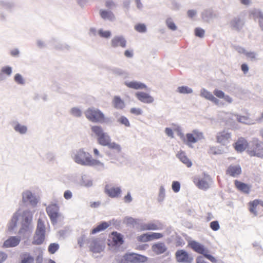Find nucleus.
Masks as SVG:
<instances>
[{
	"mask_svg": "<svg viewBox=\"0 0 263 263\" xmlns=\"http://www.w3.org/2000/svg\"><path fill=\"white\" fill-rule=\"evenodd\" d=\"M32 217L33 213L30 210H22L18 209L13 213L8 223V230L11 232L16 233L17 226L20 225L18 233L24 236L30 235L33 230Z\"/></svg>",
	"mask_w": 263,
	"mask_h": 263,
	"instance_id": "nucleus-1",
	"label": "nucleus"
},
{
	"mask_svg": "<svg viewBox=\"0 0 263 263\" xmlns=\"http://www.w3.org/2000/svg\"><path fill=\"white\" fill-rule=\"evenodd\" d=\"M71 157L76 163L81 165L93 167L98 171H102L105 168V165L103 162L92 158L89 153L85 152L82 148L74 152Z\"/></svg>",
	"mask_w": 263,
	"mask_h": 263,
	"instance_id": "nucleus-2",
	"label": "nucleus"
},
{
	"mask_svg": "<svg viewBox=\"0 0 263 263\" xmlns=\"http://www.w3.org/2000/svg\"><path fill=\"white\" fill-rule=\"evenodd\" d=\"M200 96L206 100L212 102L214 105L218 107L224 106L226 104L220 99H222L226 103L231 104L233 102V98L229 95L218 89H215L212 93L205 88H202L200 91Z\"/></svg>",
	"mask_w": 263,
	"mask_h": 263,
	"instance_id": "nucleus-3",
	"label": "nucleus"
},
{
	"mask_svg": "<svg viewBox=\"0 0 263 263\" xmlns=\"http://www.w3.org/2000/svg\"><path fill=\"white\" fill-rule=\"evenodd\" d=\"M85 115L89 121L95 123L108 124L112 122L110 118L106 117L100 109L94 107L88 108Z\"/></svg>",
	"mask_w": 263,
	"mask_h": 263,
	"instance_id": "nucleus-4",
	"label": "nucleus"
},
{
	"mask_svg": "<svg viewBox=\"0 0 263 263\" xmlns=\"http://www.w3.org/2000/svg\"><path fill=\"white\" fill-rule=\"evenodd\" d=\"M91 131L97 138L99 144L105 146L108 144L111 139L109 135L105 132L100 125H93L91 126Z\"/></svg>",
	"mask_w": 263,
	"mask_h": 263,
	"instance_id": "nucleus-5",
	"label": "nucleus"
},
{
	"mask_svg": "<svg viewBox=\"0 0 263 263\" xmlns=\"http://www.w3.org/2000/svg\"><path fill=\"white\" fill-rule=\"evenodd\" d=\"M204 139L203 133L198 129H194L191 133H187L183 138V142L189 147L193 148L194 143Z\"/></svg>",
	"mask_w": 263,
	"mask_h": 263,
	"instance_id": "nucleus-6",
	"label": "nucleus"
},
{
	"mask_svg": "<svg viewBox=\"0 0 263 263\" xmlns=\"http://www.w3.org/2000/svg\"><path fill=\"white\" fill-rule=\"evenodd\" d=\"M248 152L251 156L263 157V142L254 138L251 142Z\"/></svg>",
	"mask_w": 263,
	"mask_h": 263,
	"instance_id": "nucleus-7",
	"label": "nucleus"
},
{
	"mask_svg": "<svg viewBox=\"0 0 263 263\" xmlns=\"http://www.w3.org/2000/svg\"><path fill=\"white\" fill-rule=\"evenodd\" d=\"M45 227L44 221L39 218L37 221V229L33 238V243L41 245L45 239Z\"/></svg>",
	"mask_w": 263,
	"mask_h": 263,
	"instance_id": "nucleus-8",
	"label": "nucleus"
},
{
	"mask_svg": "<svg viewBox=\"0 0 263 263\" xmlns=\"http://www.w3.org/2000/svg\"><path fill=\"white\" fill-rule=\"evenodd\" d=\"M87 243L90 251L95 253H99L103 251L105 245L99 238L91 237L87 240Z\"/></svg>",
	"mask_w": 263,
	"mask_h": 263,
	"instance_id": "nucleus-9",
	"label": "nucleus"
},
{
	"mask_svg": "<svg viewBox=\"0 0 263 263\" xmlns=\"http://www.w3.org/2000/svg\"><path fill=\"white\" fill-rule=\"evenodd\" d=\"M194 182L199 189L205 190L210 187L212 181L209 175L204 174L201 176L195 177Z\"/></svg>",
	"mask_w": 263,
	"mask_h": 263,
	"instance_id": "nucleus-10",
	"label": "nucleus"
},
{
	"mask_svg": "<svg viewBox=\"0 0 263 263\" xmlns=\"http://www.w3.org/2000/svg\"><path fill=\"white\" fill-rule=\"evenodd\" d=\"M147 259V258L145 256L132 253L126 254L124 256V259L122 260V263L144 262Z\"/></svg>",
	"mask_w": 263,
	"mask_h": 263,
	"instance_id": "nucleus-11",
	"label": "nucleus"
},
{
	"mask_svg": "<svg viewBox=\"0 0 263 263\" xmlns=\"http://www.w3.org/2000/svg\"><path fill=\"white\" fill-rule=\"evenodd\" d=\"M46 212L51 222L53 224L57 223V219L61 215L59 206L57 204H50L46 208Z\"/></svg>",
	"mask_w": 263,
	"mask_h": 263,
	"instance_id": "nucleus-12",
	"label": "nucleus"
},
{
	"mask_svg": "<svg viewBox=\"0 0 263 263\" xmlns=\"http://www.w3.org/2000/svg\"><path fill=\"white\" fill-rule=\"evenodd\" d=\"M22 202L24 203H29L33 206L36 205L38 202L37 198L34 194L30 190H26L22 193Z\"/></svg>",
	"mask_w": 263,
	"mask_h": 263,
	"instance_id": "nucleus-13",
	"label": "nucleus"
},
{
	"mask_svg": "<svg viewBox=\"0 0 263 263\" xmlns=\"http://www.w3.org/2000/svg\"><path fill=\"white\" fill-rule=\"evenodd\" d=\"M231 138V134L226 130L217 133L216 136V142L223 146L229 143Z\"/></svg>",
	"mask_w": 263,
	"mask_h": 263,
	"instance_id": "nucleus-14",
	"label": "nucleus"
},
{
	"mask_svg": "<svg viewBox=\"0 0 263 263\" xmlns=\"http://www.w3.org/2000/svg\"><path fill=\"white\" fill-rule=\"evenodd\" d=\"M127 41L121 35H115L110 42V45L113 48L121 47L124 48L126 46Z\"/></svg>",
	"mask_w": 263,
	"mask_h": 263,
	"instance_id": "nucleus-15",
	"label": "nucleus"
},
{
	"mask_svg": "<svg viewBox=\"0 0 263 263\" xmlns=\"http://www.w3.org/2000/svg\"><path fill=\"white\" fill-rule=\"evenodd\" d=\"M176 257L177 260L180 262L191 263L193 260V257L183 250L177 251L176 253Z\"/></svg>",
	"mask_w": 263,
	"mask_h": 263,
	"instance_id": "nucleus-16",
	"label": "nucleus"
},
{
	"mask_svg": "<svg viewBox=\"0 0 263 263\" xmlns=\"http://www.w3.org/2000/svg\"><path fill=\"white\" fill-rule=\"evenodd\" d=\"M105 193L111 198H118L121 194V189L120 187L110 186L106 185L105 187Z\"/></svg>",
	"mask_w": 263,
	"mask_h": 263,
	"instance_id": "nucleus-17",
	"label": "nucleus"
},
{
	"mask_svg": "<svg viewBox=\"0 0 263 263\" xmlns=\"http://www.w3.org/2000/svg\"><path fill=\"white\" fill-rule=\"evenodd\" d=\"M21 240L20 236H10L4 242L2 247L4 248L15 247L20 243Z\"/></svg>",
	"mask_w": 263,
	"mask_h": 263,
	"instance_id": "nucleus-18",
	"label": "nucleus"
},
{
	"mask_svg": "<svg viewBox=\"0 0 263 263\" xmlns=\"http://www.w3.org/2000/svg\"><path fill=\"white\" fill-rule=\"evenodd\" d=\"M12 126L14 131L21 135H25L28 133V128L27 125L22 124L18 121H14Z\"/></svg>",
	"mask_w": 263,
	"mask_h": 263,
	"instance_id": "nucleus-19",
	"label": "nucleus"
},
{
	"mask_svg": "<svg viewBox=\"0 0 263 263\" xmlns=\"http://www.w3.org/2000/svg\"><path fill=\"white\" fill-rule=\"evenodd\" d=\"M245 24L244 18L240 16H237L232 20L230 23L231 27L234 30H241Z\"/></svg>",
	"mask_w": 263,
	"mask_h": 263,
	"instance_id": "nucleus-20",
	"label": "nucleus"
},
{
	"mask_svg": "<svg viewBox=\"0 0 263 263\" xmlns=\"http://www.w3.org/2000/svg\"><path fill=\"white\" fill-rule=\"evenodd\" d=\"M189 246H190L191 248L195 252L202 255H203L204 253H205L208 250L203 245L194 240L190 241L189 242Z\"/></svg>",
	"mask_w": 263,
	"mask_h": 263,
	"instance_id": "nucleus-21",
	"label": "nucleus"
},
{
	"mask_svg": "<svg viewBox=\"0 0 263 263\" xmlns=\"http://www.w3.org/2000/svg\"><path fill=\"white\" fill-rule=\"evenodd\" d=\"M136 96L139 101L144 103H152L154 100L153 97L144 92H137Z\"/></svg>",
	"mask_w": 263,
	"mask_h": 263,
	"instance_id": "nucleus-22",
	"label": "nucleus"
},
{
	"mask_svg": "<svg viewBox=\"0 0 263 263\" xmlns=\"http://www.w3.org/2000/svg\"><path fill=\"white\" fill-rule=\"evenodd\" d=\"M241 172V169L238 165H231L227 170V174L232 177H236Z\"/></svg>",
	"mask_w": 263,
	"mask_h": 263,
	"instance_id": "nucleus-23",
	"label": "nucleus"
},
{
	"mask_svg": "<svg viewBox=\"0 0 263 263\" xmlns=\"http://www.w3.org/2000/svg\"><path fill=\"white\" fill-rule=\"evenodd\" d=\"M125 85L128 88L134 89H146L147 86L144 83L136 81H126Z\"/></svg>",
	"mask_w": 263,
	"mask_h": 263,
	"instance_id": "nucleus-24",
	"label": "nucleus"
},
{
	"mask_svg": "<svg viewBox=\"0 0 263 263\" xmlns=\"http://www.w3.org/2000/svg\"><path fill=\"white\" fill-rule=\"evenodd\" d=\"M248 146V143L246 139L239 138L235 144V149L237 152H243Z\"/></svg>",
	"mask_w": 263,
	"mask_h": 263,
	"instance_id": "nucleus-25",
	"label": "nucleus"
},
{
	"mask_svg": "<svg viewBox=\"0 0 263 263\" xmlns=\"http://www.w3.org/2000/svg\"><path fill=\"white\" fill-rule=\"evenodd\" d=\"M99 13L101 18L104 20L112 22L116 20L114 14L110 11L101 9L100 10Z\"/></svg>",
	"mask_w": 263,
	"mask_h": 263,
	"instance_id": "nucleus-26",
	"label": "nucleus"
},
{
	"mask_svg": "<svg viewBox=\"0 0 263 263\" xmlns=\"http://www.w3.org/2000/svg\"><path fill=\"white\" fill-rule=\"evenodd\" d=\"M261 206L263 207V201L258 200H255L250 203V211L255 216L257 215V211L258 207Z\"/></svg>",
	"mask_w": 263,
	"mask_h": 263,
	"instance_id": "nucleus-27",
	"label": "nucleus"
},
{
	"mask_svg": "<svg viewBox=\"0 0 263 263\" xmlns=\"http://www.w3.org/2000/svg\"><path fill=\"white\" fill-rule=\"evenodd\" d=\"M0 72L5 80L11 76L13 72V68L9 65H5L1 68Z\"/></svg>",
	"mask_w": 263,
	"mask_h": 263,
	"instance_id": "nucleus-28",
	"label": "nucleus"
},
{
	"mask_svg": "<svg viewBox=\"0 0 263 263\" xmlns=\"http://www.w3.org/2000/svg\"><path fill=\"white\" fill-rule=\"evenodd\" d=\"M110 239H111L115 245H122L123 242V236L117 232H113L111 233L110 236Z\"/></svg>",
	"mask_w": 263,
	"mask_h": 263,
	"instance_id": "nucleus-29",
	"label": "nucleus"
},
{
	"mask_svg": "<svg viewBox=\"0 0 263 263\" xmlns=\"http://www.w3.org/2000/svg\"><path fill=\"white\" fill-rule=\"evenodd\" d=\"M139 219H135L132 217L126 216L123 219V223L128 227H134L136 224L139 223Z\"/></svg>",
	"mask_w": 263,
	"mask_h": 263,
	"instance_id": "nucleus-30",
	"label": "nucleus"
},
{
	"mask_svg": "<svg viewBox=\"0 0 263 263\" xmlns=\"http://www.w3.org/2000/svg\"><path fill=\"white\" fill-rule=\"evenodd\" d=\"M202 20L206 22H210L216 16V14L211 10H204L201 14Z\"/></svg>",
	"mask_w": 263,
	"mask_h": 263,
	"instance_id": "nucleus-31",
	"label": "nucleus"
},
{
	"mask_svg": "<svg viewBox=\"0 0 263 263\" xmlns=\"http://www.w3.org/2000/svg\"><path fill=\"white\" fill-rule=\"evenodd\" d=\"M80 183L82 186L89 187L92 186L93 182L92 180L89 176L86 175H83L81 176V179L80 181Z\"/></svg>",
	"mask_w": 263,
	"mask_h": 263,
	"instance_id": "nucleus-32",
	"label": "nucleus"
},
{
	"mask_svg": "<svg viewBox=\"0 0 263 263\" xmlns=\"http://www.w3.org/2000/svg\"><path fill=\"white\" fill-rule=\"evenodd\" d=\"M112 104L115 108L118 109H122L125 107L124 102L119 96L114 97Z\"/></svg>",
	"mask_w": 263,
	"mask_h": 263,
	"instance_id": "nucleus-33",
	"label": "nucleus"
},
{
	"mask_svg": "<svg viewBox=\"0 0 263 263\" xmlns=\"http://www.w3.org/2000/svg\"><path fill=\"white\" fill-rule=\"evenodd\" d=\"M179 130V126L177 124H173L171 127L165 128V134L170 138H173L174 137V133L178 132Z\"/></svg>",
	"mask_w": 263,
	"mask_h": 263,
	"instance_id": "nucleus-34",
	"label": "nucleus"
},
{
	"mask_svg": "<svg viewBox=\"0 0 263 263\" xmlns=\"http://www.w3.org/2000/svg\"><path fill=\"white\" fill-rule=\"evenodd\" d=\"M235 184L239 191L246 194L249 193L250 187L248 184L237 180L235 181Z\"/></svg>",
	"mask_w": 263,
	"mask_h": 263,
	"instance_id": "nucleus-35",
	"label": "nucleus"
},
{
	"mask_svg": "<svg viewBox=\"0 0 263 263\" xmlns=\"http://www.w3.org/2000/svg\"><path fill=\"white\" fill-rule=\"evenodd\" d=\"M109 226V224L105 221L101 222L98 226H97L96 228L93 229L91 231V233L92 234H96L97 233L101 232L106 229H107Z\"/></svg>",
	"mask_w": 263,
	"mask_h": 263,
	"instance_id": "nucleus-36",
	"label": "nucleus"
},
{
	"mask_svg": "<svg viewBox=\"0 0 263 263\" xmlns=\"http://www.w3.org/2000/svg\"><path fill=\"white\" fill-rule=\"evenodd\" d=\"M158 229V226L153 222L143 223L140 225V230L142 231L156 230Z\"/></svg>",
	"mask_w": 263,
	"mask_h": 263,
	"instance_id": "nucleus-37",
	"label": "nucleus"
},
{
	"mask_svg": "<svg viewBox=\"0 0 263 263\" xmlns=\"http://www.w3.org/2000/svg\"><path fill=\"white\" fill-rule=\"evenodd\" d=\"M254 19L257 20L258 23L263 20V12L259 9H253L251 12Z\"/></svg>",
	"mask_w": 263,
	"mask_h": 263,
	"instance_id": "nucleus-38",
	"label": "nucleus"
},
{
	"mask_svg": "<svg viewBox=\"0 0 263 263\" xmlns=\"http://www.w3.org/2000/svg\"><path fill=\"white\" fill-rule=\"evenodd\" d=\"M177 156L180 160L185 164L187 167H191L192 166V162L187 158L184 152H180Z\"/></svg>",
	"mask_w": 263,
	"mask_h": 263,
	"instance_id": "nucleus-39",
	"label": "nucleus"
},
{
	"mask_svg": "<svg viewBox=\"0 0 263 263\" xmlns=\"http://www.w3.org/2000/svg\"><path fill=\"white\" fill-rule=\"evenodd\" d=\"M153 251L157 254H159L164 252V245L163 243H157L152 246Z\"/></svg>",
	"mask_w": 263,
	"mask_h": 263,
	"instance_id": "nucleus-40",
	"label": "nucleus"
},
{
	"mask_svg": "<svg viewBox=\"0 0 263 263\" xmlns=\"http://www.w3.org/2000/svg\"><path fill=\"white\" fill-rule=\"evenodd\" d=\"M246 56L252 62L257 61L259 60L257 53L251 50H247Z\"/></svg>",
	"mask_w": 263,
	"mask_h": 263,
	"instance_id": "nucleus-41",
	"label": "nucleus"
},
{
	"mask_svg": "<svg viewBox=\"0 0 263 263\" xmlns=\"http://www.w3.org/2000/svg\"><path fill=\"white\" fill-rule=\"evenodd\" d=\"M0 6L6 9H11L13 7L14 4L8 0H0Z\"/></svg>",
	"mask_w": 263,
	"mask_h": 263,
	"instance_id": "nucleus-42",
	"label": "nucleus"
},
{
	"mask_svg": "<svg viewBox=\"0 0 263 263\" xmlns=\"http://www.w3.org/2000/svg\"><path fill=\"white\" fill-rule=\"evenodd\" d=\"M177 91L182 94H189L193 92V89L186 86H180L177 88Z\"/></svg>",
	"mask_w": 263,
	"mask_h": 263,
	"instance_id": "nucleus-43",
	"label": "nucleus"
},
{
	"mask_svg": "<svg viewBox=\"0 0 263 263\" xmlns=\"http://www.w3.org/2000/svg\"><path fill=\"white\" fill-rule=\"evenodd\" d=\"M98 34L100 37L104 39H109L111 36V32L109 30H104L103 29H100L98 31Z\"/></svg>",
	"mask_w": 263,
	"mask_h": 263,
	"instance_id": "nucleus-44",
	"label": "nucleus"
},
{
	"mask_svg": "<svg viewBox=\"0 0 263 263\" xmlns=\"http://www.w3.org/2000/svg\"><path fill=\"white\" fill-rule=\"evenodd\" d=\"M105 146H107L109 149H114L118 153H120L121 151V146L115 142H111V141H110L108 144Z\"/></svg>",
	"mask_w": 263,
	"mask_h": 263,
	"instance_id": "nucleus-45",
	"label": "nucleus"
},
{
	"mask_svg": "<svg viewBox=\"0 0 263 263\" xmlns=\"http://www.w3.org/2000/svg\"><path fill=\"white\" fill-rule=\"evenodd\" d=\"M14 81L18 85H24L25 84V79L18 73L15 74L14 77Z\"/></svg>",
	"mask_w": 263,
	"mask_h": 263,
	"instance_id": "nucleus-46",
	"label": "nucleus"
},
{
	"mask_svg": "<svg viewBox=\"0 0 263 263\" xmlns=\"http://www.w3.org/2000/svg\"><path fill=\"white\" fill-rule=\"evenodd\" d=\"M167 28L172 31H175L177 29V26L171 18H167L165 21Z\"/></svg>",
	"mask_w": 263,
	"mask_h": 263,
	"instance_id": "nucleus-47",
	"label": "nucleus"
},
{
	"mask_svg": "<svg viewBox=\"0 0 263 263\" xmlns=\"http://www.w3.org/2000/svg\"><path fill=\"white\" fill-rule=\"evenodd\" d=\"M34 258L29 254L25 253L23 255L21 263H32Z\"/></svg>",
	"mask_w": 263,
	"mask_h": 263,
	"instance_id": "nucleus-48",
	"label": "nucleus"
},
{
	"mask_svg": "<svg viewBox=\"0 0 263 263\" xmlns=\"http://www.w3.org/2000/svg\"><path fill=\"white\" fill-rule=\"evenodd\" d=\"M137 240L139 241H141V242H145L147 241H151L149 234L145 233V234L141 235L140 236H138L137 237Z\"/></svg>",
	"mask_w": 263,
	"mask_h": 263,
	"instance_id": "nucleus-49",
	"label": "nucleus"
},
{
	"mask_svg": "<svg viewBox=\"0 0 263 263\" xmlns=\"http://www.w3.org/2000/svg\"><path fill=\"white\" fill-rule=\"evenodd\" d=\"M70 114L76 117H80L82 116L81 110L77 107H72L70 111Z\"/></svg>",
	"mask_w": 263,
	"mask_h": 263,
	"instance_id": "nucleus-50",
	"label": "nucleus"
},
{
	"mask_svg": "<svg viewBox=\"0 0 263 263\" xmlns=\"http://www.w3.org/2000/svg\"><path fill=\"white\" fill-rule=\"evenodd\" d=\"M235 116L236 118V120L240 123L249 124V119L246 116H242L238 115H235Z\"/></svg>",
	"mask_w": 263,
	"mask_h": 263,
	"instance_id": "nucleus-51",
	"label": "nucleus"
},
{
	"mask_svg": "<svg viewBox=\"0 0 263 263\" xmlns=\"http://www.w3.org/2000/svg\"><path fill=\"white\" fill-rule=\"evenodd\" d=\"M59 249V245L57 243H51L48 247V251L51 254H54Z\"/></svg>",
	"mask_w": 263,
	"mask_h": 263,
	"instance_id": "nucleus-52",
	"label": "nucleus"
},
{
	"mask_svg": "<svg viewBox=\"0 0 263 263\" xmlns=\"http://www.w3.org/2000/svg\"><path fill=\"white\" fill-rule=\"evenodd\" d=\"M209 153L210 154L219 155L222 154V152L216 146H211L209 148Z\"/></svg>",
	"mask_w": 263,
	"mask_h": 263,
	"instance_id": "nucleus-53",
	"label": "nucleus"
},
{
	"mask_svg": "<svg viewBox=\"0 0 263 263\" xmlns=\"http://www.w3.org/2000/svg\"><path fill=\"white\" fill-rule=\"evenodd\" d=\"M117 122L124 125L126 127L130 126V123L128 120L124 116H121L117 120Z\"/></svg>",
	"mask_w": 263,
	"mask_h": 263,
	"instance_id": "nucleus-54",
	"label": "nucleus"
},
{
	"mask_svg": "<svg viewBox=\"0 0 263 263\" xmlns=\"http://www.w3.org/2000/svg\"><path fill=\"white\" fill-rule=\"evenodd\" d=\"M46 159L49 163H53L56 159L55 155L52 152H48L46 154Z\"/></svg>",
	"mask_w": 263,
	"mask_h": 263,
	"instance_id": "nucleus-55",
	"label": "nucleus"
},
{
	"mask_svg": "<svg viewBox=\"0 0 263 263\" xmlns=\"http://www.w3.org/2000/svg\"><path fill=\"white\" fill-rule=\"evenodd\" d=\"M135 29L139 32L144 33L146 31V26L143 24H139L136 25L135 27Z\"/></svg>",
	"mask_w": 263,
	"mask_h": 263,
	"instance_id": "nucleus-56",
	"label": "nucleus"
},
{
	"mask_svg": "<svg viewBox=\"0 0 263 263\" xmlns=\"http://www.w3.org/2000/svg\"><path fill=\"white\" fill-rule=\"evenodd\" d=\"M195 35L199 37H203L204 36L205 31L201 28H196L195 29Z\"/></svg>",
	"mask_w": 263,
	"mask_h": 263,
	"instance_id": "nucleus-57",
	"label": "nucleus"
},
{
	"mask_svg": "<svg viewBox=\"0 0 263 263\" xmlns=\"http://www.w3.org/2000/svg\"><path fill=\"white\" fill-rule=\"evenodd\" d=\"M172 188L174 192H178L180 189V183L178 181H173L172 185Z\"/></svg>",
	"mask_w": 263,
	"mask_h": 263,
	"instance_id": "nucleus-58",
	"label": "nucleus"
},
{
	"mask_svg": "<svg viewBox=\"0 0 263 263\" xmlns=\"http://www.w3.org/2000/svg\"><path fill=\"white\" fill-rule=\"evenodd\" d=\"M58 45H54V47L57 48V49H62V50H63V49H69L70 47L69 45H68L67 44H63V43H59L57 41H55Z\"/></svg>",
	"mask_w": 263,
	"mask_h": 263,
	"instance_id": "nucleus-59",
	"label": "nucleus"
},
{
	"mask_svg": "<svg viewBox=\"0 0 263 263\" xmlns=\"http://www.w3.org/2000/svg\"><path fill=\"white\" fill-rule=\"evenodd\" d=\"M112 73L117 76H123L125 74V72L122 69L115 68L112 70Z\"/></svg>",
	"mask_w": 263,
	"mask_h": 263,
	"instance_id": "nucleus-60",
	"label": "nucleus"
},
{
	"mask_svg": "<svg viewBox=\"0 0 263 263\" xmlns=\"http://www.w3.org/2000/svg\"><path fill=\"white\" fill-rule=\"evenodd\" d=\"M149 234L151 241L154 239L160 238L163 236L162 234L159 233H151Z\"/></svg>",
	"mask_w": 263,
	"mask_h": 263,
	"instance_id": "nucleus-61",
	"label": "nucleus"
},
{
	"mask_svg": "<svg viewBox=\"0 0 263 263\" xmlns=\"http://www.w3.org/2000/svg\"><path fill=\"white\" fill-rule=\"evenodd\" d=\"M209 250H207L205 253L203 254V255L205 257L208 259L210 261H211L213 263H215L216 262V259L212 255L209 254Z\"/></svg>",
	"mask_w": 263,
	"mask_h": 263,
	"instance_id": "nucleus-62",
	"label": "nucleus"
},
{
	"mask_svg": "<svg viewBox=\"0 0 263 263\" xmlns=\"http://www.w3.org/2000/svg\"><path fill=\"white\" fill-rule=\"evenodd\" d=\"M130 113L134 114L135 115H140L143 113L142 110L140 108H132L130 110Z\"/></svg>",
	"mask_w": 263,
	"mask_h": 263,
	"instance_id": "nucleus-63",
	"label": "nucleus"
},
{
	"mask_svg": "<svg viewBox=\"0 0 263 263\" xmlns=\"http://www.w3.org/2000/svg\"><path fill=\"white\" fill-rule=\"evenodd\" d=\"M210 227L214 231H217L220 228L219 223L217 221L211 222L210 223Z\"/></svg>",
	"mask_w": 263,
	"mask_h": 263,
	"instance_id": "nucleus-64",
	"label": "nucleus"
}]
</instances>
